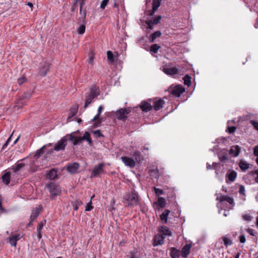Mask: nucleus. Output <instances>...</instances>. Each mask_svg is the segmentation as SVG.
<instances>
[{
	"instance_id": "f257e3e1",
	"label": "nucleus",
	"mask_w": 258,
	"mask_h": 258,
	"mask_svg": "<svg viewBox=\"0 0 258 258\" xmlns=\"http://www.w3.org/2000/svg\"><path fill=\"white\" fill-rule=\"evenodd\" d=\"M122 202L127 207H134L139 204V198L138 192L133 190L123 196Z\"/></svg>"
},
{
	"instance_id": "f03ea898",
	"label": "nucleus",
	"mask_w": 258,
	"mask_h": 258,
	"mask_svg": "<svg viewBox=\"0 0 258 258\" xmlns=\"http://www.w3.org/2000/svg\"><path fill=\"white\" fill-rule=\"evenodd\" d=\"M74 133L70 134H67L65 136L63 137L59 141L57 142L54 147V150L56 151H63L65 149V147L67 145V141L68 140L72 141L75 138L73 135Z\"/></svg>"
},
{
	"instance_id": "7ed1b4c3",
	"label": "nucleus",
	"mask_w": 258,
	"mask_h": 258,
	"mask_svg": "<svg viewBox=\"0 0 258 258\" xmlns=\"http://www.w3.org/2000/svg\"><path fill=\"white\" fill-rule=\"evenodd\" d=\"M217 200H219L220 202V204H218V206L220 207L222 209L223 207V203L225 201L232 206H234L235 204L233 199L227 196L222 195H218L217 197Z\"/></svg>"
},
{
	"instance_id": "20e7f679",
	"label": "nucleus",
	"mask_w": 258,
	"mask_h": 258,
	"mask_svg": "<svg viewBox=\"0 0 258 258\" xmlns=\"http://www.w3.org/2000/svg\"><path fill=\"white\" fill-rule=\"evenodd\" d=\"M48 187L52 198H54L61 192L60 186L55 183L51 182L48 185Z\"/></svg>"
},
{
	"instance_id": "39448f33",
	"label": "nucleus",
	"mask_w": 258,
	"mask_h": 258,
	"mask_svg": "<svg viewBox=\"0 0 258 258\" xmlns=\"http://www.w3.org/2000/svg\"><path fill=\"white\" fill-rule=\"evenodd\" d=\"M103 163H100L98 165L94 166L90 175L91 178H94L99 176L101 174L104 173Z\"/></svg>"
},
{
	"instance_id": "423d86ee",
	"label": "nucleus",
	"mask_w": 258,
	"mask_h": 258,
	"mask_svg": "<svg viewBox=\"0 0 258 258\" xmlns=\"http://www.w3.org/2000/svg\"><path fill=\"white\" fill-rule=\"evenodd\" d=\"M131 112L129 108H121L118 110L116 113V116L118 119L124 121L127 118V115Z\"/></svg>"
},
{
	"instance_id": "0eeeda50",
	"label": "nucleus",
	"mask_w": 258,
	"mask_h": 258,
	"mask_svg": "<svg viewBox=\"0 0 258 258\" xmlns=\"http://www.w3.org/2000/svg\"><path fill=\"white\" fill-rule=\"evenodd\" d=\"M22 237L23 236L21 235L20 234H13L7 238V241L12 246L16 247L17 241Z\"/></svg>"
},
{
	"instance_id": "6e6552de",
	"label": "nucleus",
	"mask_w": 258,
	"mask_h": 258,
	"mask_svg": "<svg viewBox=\"0 0 258 258\" xmlns=\"http://www.w3.org/2000/svg\"><path fill=\"white\" fill-rule=\"evenodd\" d=\"M184 91V88L181 85H178L171 90V93L175 97H179Z\"/></svg>"
},
{
	"instance_id": "1a4fd4ad",
	"label": "nucleus",
	"mask_w": 258,
	"mask_h": 258,
	"mask_svg": "<svg viewBox=\"0 0 258 258\" xmlns=\"http://www.w3.org/2000/svg\"><path fill=\"white\" fill-rule=\"evenodd\" d=\"M121 160L125 166L130 168H133L136 166V161L132 158L124 156L121 157Z\"/></svg>"
},
{
	"instance_id": "9d476101",
	"label": "nucleus",
	"mask_w": 258,
	"mask_h": 258,
	"mask_svg": "<svg viewBox=\"0 0 258 258\" xmlns=\"http://www.w3.org/2000/svg\"><path fill=\"white\" fill-rule=\"evenodd\" d=\"M49 67L50 63L49 62H45L42 63L39 69L38 75L42 77L45 76L49 70Z\"/></svg>"
},
{
	"instance_id": "9b49d317",
	"label": "nucleus",
	"mask_w": 258,
	"mask_h": 258,
	"mask_svg": "<svg viewBox=\"0 0 258 258\" xmlns=\"http://www.w3.org/2000/svg\"><path fill=\"white\" fill-rule=\"evenodd\" d=\"M31 93L26 92L25 93L22 98H21L17 102V106L21 107L26 104V101L31 97Z\"/></svg>"
},
{
	"instance_id": "f8f14e48",
	"label": "nucleus",
	"mask_w": 258,
	"mask_h": 258,
	"mask_svg": "<svg viewBox=\"0 0 258 258\" xmlns=\"http://www.w3.org/2000/svg\"><path fill=\"white\" fill-rule=\"evenodd\" d=\"M25 160V158L19 160L16 163H15L14 165L12 166V169L15 173L18 172L22 168L25 166L26 164L22 162V161H24Z\"/></svg>"
},
{
	"instance_id": "ddd939ff",
	"label": "nucleus",
	"mask_w": 258,
	"mask_h": 258,
	"mask_svg": "<svg viewBox=\"0 0 258 258\" xmlns=\"http://www.w3.org/2000/svg\"><path fill=\"white\" fill-rule=\"evenodd\" d=\"M165 104V101L162 99L155 100L153 101L152 107L156 111H158L162 108Z\"/></svg>"
},
{
	"instance_id": "4468645a",
	"label": "nucleus",
	"mask_w": 258,
	"mask_h": 258,
	"mask_svg": "<svg viewBox=\"0 0 258 258\" xmlns=\"http://www.w3.org/2000/svg\"><path fill=\"white\" fill-rule=\"evenodd\" d=\"M79 167V164L77 162L69 163L67 167V170L71 173H75L77 172Z\"/></svg>"
},
{
	"instance_id": "2eb2a0df",
	"label": "nucleus",
	"mask_w": 258,
	"mask_h": 258,
	"mask_svg": "<svg viewBox=\"0 0 258 258\" xmlns=\"http://www.w3.org/2000/svg\"><path fill=\"white\" fill-rule=\"evenodd\" d=\"M46 220H43L40 223H38L37 226V236L39 240H40V239L42 238V230L43 228V227L46 224Z\"/></svg>"
},
{
	"instance_id": "dca6fc26",
	"label": "nucleus",
	"mask_w": 258,
	"mask_h": 258,
	"mask_svg": "<svg viewBox=\"0 0 258 258\" xmlns=\"http://www.w3.org/2000/svg\"><path fill=\"white\" fill-rule=\"evenodd\" d=\"M165 237L162 234H156L154 238V246H157L158 245H162L164 242Z\"/></svg>"
},
{
	"instance_id": "f3484780",
	"label": "nucleus",
	"mask_w": 258,
	"mask_h": 258,
	"mask_svg": "<svg viewBox=\"0 0 258 258\" xmlns=\"http://www.w3.org/2000/svg\"><path fill=\"white\" fill-rule=\"evenodd\" d=\"M42 208V206L39 205L38 207L33 210L30 216L31 222H33L35 219L39 216Z\"/></svg>"
},
{
	"instance_id": "a211bd4d",
	"label": "nucleus",
	"mask_w": 258,
	"mask_h": 258,
	"mask_svg": "<svg viewBox=\"0 0 258 258\" xmlns=\"http://www.w3.org/2000/svg\"><path fill=\"white\" fill-rule=\"evenodd\" d=\"M163 71L166 74L171 76L178 74L180 72L179 70L176 67L164 68Z\"/></svg>"
},
{
	"instance_id": "6ab92c4d",
	"label": "nucleus",
	"mask_w": 258,
	"mask_h": 258,
	"mask_svg": "<svg viewBox=\"0 0 258 258\" xmlns=\"http://www.w3.org/2000/svg\"><path fill=\"white\" fill-rule=\"evenodd\" d=\"M191 247V244H186L181 249V253L183 257L186 258L188 255Z\"/></svg>"
},
{
	"instance_id": "aec40b11",
	"label": "nucleus",
	"mask_w": 258,
	"mask_h": 258,
	"mask_svg": "<svg viewBox=\"0 0 258 258\" xmlns=\"http://www.w3.org/2000/svg\"><path fill=\"white\" fill-rule=\"evenodd\" d=\"M240 152V148L238 146H232L229 151V153L233 157H237L239 155Z\"/></svg>"
},
{
	"instance_id": "412c9836",
	"label": "nucleus",
	"mask_w": 258,
	"mask_h": 258,
	"mask_svg": "<svg viewBox=\"0 0 258 258\" xmlns=\"http://www.w3.org/2000/svg\"><path fill=\"white\" fill-rule=\"evenodd\" d=\"M132 156L134 158V160L136 161V163H140L143 160V157L141 152L139 151H135L133 153Z\"/></svg>"
},
{
	"instance_id": "4be33fe9",
	"label": "nucleus",
	"mask_w": 258,
	"mask_h": 258,
	"mask_svg": "<svg viewBox=\"0 0 258 258\" xmlns=\"http://www.w3.org/2000/svg\"><path fill=\"white\" fill-rule=\"evenodd\" d=\"M140 106L142 110L145 112H148L152 108V105L151 103L145 101L142 102Z\"/></svg>"
},
{
	"instance_id": "5701e85b",
	"label": "nucleus",
	"mask_w": 258,
	"mask_h": 258,
	"mask_svg": "<svg viewBox=\"0 0 258 258\" xmlns=\"http://www.w3.org/2000/svg\"><path fill=\"white\" fill-rule=\"evenodd\" d=\"M228 150L224 149L218 154V157L221 162H225L228 160Z\"/></svg>"
},
{
	"instance_id": "b1692460",
	"label": "nucleus",
	"mask_w": 258,
	"mask_h": 258,
	"mask_svg": "<svg viewBox=\"0 0 258 258\" xmlns=\"http://www.w3.org/2000/svg\"><path fill=\"white\" fill-rule=\"evenodd\" d=\"M159 231L161 233L160 234H162L163 236H171L172 235L171 231L165 226H161L159 228Z\"/></svg>"
},
{
	"instance_id": "393cba45",
	"label": "nucleus",
	"mask_w": 258,
	"mask_h": 258,
	"mask_svg": "<svg viewBox=\"0 0 258 258\" xmlns=\"http://www.w3.org/2000/svg\"><path fill=\"white\" fill-rule=\"evenodd\" d=\"M170 211L167 209L165 210L160 215V219L164 224L168 223V217Z\"/></svg>"
},
{
	"instance_id": "a878e982",
	"label": "nucleus",
	"mask_w": 258,
	"mask_h": 258,
	"mask_svg": "<svg viewBox=\"0 0 258 258\" xmlns=\"http://www.w3.org/2000/svg\"><path fill=\"white\" fill-rule=\"evenodd\" d=\"M170 256L171 258H179V251L175 247L171 248L170 250Z\"/></svg>"
},
{
	"instance_id": "bb28decb",
	"label": "nucleus",
	"mask_w": 258,
	"mask_h": 258,
	"mask_svg": "<svg viewBox=\"0 0 258 258\" xmlns=\"http://www.w3.org/2000/svg\"><path fill=\"white\" fill-rule=\"evenodd\" d=\"M226 176L228 177V179L229 181L231 182H233L236 178L237 173L235 171L232 170L229 173H227Z\"/></svg>"
},
{
	"instance_id": "cd10ccee",
	"label": "nucleus",
	"mask_w": 258,
	"mask_h": 258,
	"mask_svg": "<svg viewBox=\"0 0 258 258\" xmlns=\"http://www.w3.org/2000/svg\"><path fill=\"white\" fill-rule=\"evenodd\" d=\"M162 33L160 31H157L155 32L154 33H152L150 36L149 40L150 42H154L157 37H160Z\"/></svg>"
},
{
	"instance_id": "c85d7f7f",
	"label": "nucleus",
	"mask_w": 258,
	"mask_h": 258,
	"mask_svg": "<svg viewBox=\"0 0 258 258\" xmlns=\"http://www.w3.org/2000/svg\"><path fill=\"white\" fill-rule=\"evenodd\" d=\"M78 108L77 107H71L70 110L69 116L67 118V121H70L71 118L74 117L78 112Z\"/></svg>"
},
{
	"instance_id": "c756f323",
	"label": "nucleus",
	"mask_w": 258,
	"mask_h": 258,
	"mask_svg": "<svg viewBox=\"0 0 258 258\" xmlns=\"http://www.w3.org/2000/svg\"><path fill=\"white\" fill-rule=\"evenodd\" d=\"M11 174L10 172L5 173L2 177L3 182L8 185L10 182Z\"/></svg>"
},
{
	"instance_id": "7c9ffc66",
	"label": "nucleus",
	"mask_w": 258,
	"mask_h": 258,
	"mask_svg": "<svg viewBox=\"0 0 258 258\" xmlns=\"http://www.w3.org/2000/svg\"><path fill=\"white\" fill-rule=\"evenodd\" d=\"M82 141L85 140L88 142L90 145L92 144V141L90 137V135L88 132H85L82 137H81Z\"/></svg>"
},
{
	"instance_id": "2f4dec72",
	"label": "nucleus",
	"mask_w": 258,
	"mask_h": 258,
	"mask_svg": "<svg viewBox=\"0 0 258 258\" xmlns=\"http://www.w3.org/2000/svg\"><path fill=\"white\" fill-rule=\"evenodd\" d=\"M95 98V97L93 96L92 95L88 94L86 96V101L84 105V108H86L88 106L91 104L93 100Z\"/></svg>"
},
{
	"instance_id": "473e14b6",
	"label": "nucleus",
	"mask_w": 258,
	"mask_h": 258,
	"mask_svg": "<svg viewBox=\"0 0 258 258\" xmlns=\"http://www.w3.org/2000/svg\"><path fill=\"white\" fill-rule=\"evenodd\" d=\"M222 239L225 246L227 247L228 246H230L233 244L232 241L227 237L226 235H224L221 238Z\"/></svg>"
},
{
	"instance_id": "72a5a7b5",
	"label": "nucleus",
	"mask_w": 258,
	"mask_h": 258,
	"mask_svg": "<svg viewBox=\"0 0 258 258\" xmlns=\"http://www.w3.org/2000/svg\"><path fill=\"white\" fill-rule=\"evenodd\" d=\"M71 204L73 207L74 210L77 211L78 210L79 207L82 205L83 203L79 200H75L74 201H72Z\"/></svg>"
},
{
	"instance_id": "f704fd0d",
	"label": "nucleus",
	"mask_w": 258,
	"mask_h": 258,
	"mask_svg": "<svg viewBox=\"0 0 258 258\" xmlns=\"http://www.w3.org/2000/svg\"><path fill=\"white\" fill-rule=\"evenodd\" d=\"M239 166L242 171H245L249 168L248 164L243 161H240L239 163Z\"/></svg>"
},
{
	"instance_id": "c9c22d12",
	"label": "nucleus",
	"mask_w": 258,
	"mask_h": 258,
	"mask_svg": "<svg viewBox=\"0 0 258 258\" xmlns=\"http://www.w3.org/2000/svg\"><path fill=\"white\" fill-rule=\"evenodd\" d=\"M47 177L50 179H54L57 177L56 171L54 169L49 170L47 174Z\"/></svg>"
},
{
	"instance_id": "e433bc0d",
	"label": "nucleus",
	"mask_w": 258,
	"mask_h": 258,
	"mask_svg": "<svg viewBox=\"0 0 258 258\" xmlns=\"http://www.w3.org/2000/svg\"><path fill=\"white\" fill-rule=\"evenodd\" d=\"M102 109H103V107L102 106H99L98 108L97 114L94 117V118L92 119L91 120V122H93L95 121V120L99 119Z\"/></svg>"
},
{
	"instance_id": "4c0bfd02",
	"label": "nucleus",
	"mask_w": 258,
	"mask_h": 258,
	"mask_svg": "<svg viewBox=\"0 0 258 258\" xmlns=\"http://www.w3.org/2000/svg\"><path fill=\"white\" fill-rule=\"evenodd\" d=\"M157 204L160 207L164 208L166 205V201L163 197H159L157 200Z\"/></svg>"
},
{
	"instance_id": "58836bf2",
	"label": "nucleus",
	"mask_w": 258,
	"mask_h": 258,
	"mask_svg": "<svg viewBox=\"0 0 258 258\" xmlns=\"http://www.w3.org/2000/svg\"><path fill=\"white\" fill-rule=\"evenodd\" d=\"M162 0H153L152 2V8L154 11H157L158 8L161 5Z\"/></svg>"
},
{
	"instance_id": "ea45409f",
	"label": "nucleus",
	"mask_w": 258,
	"mask_h": 258,
	"mask_svg": "<svg viewBox=\"0 0 258 258\" xmlns=\"http://www.w3.org/2000/svg\"><path fill=\"white\" fill-rule=\"evenodd\" d=\"M96 97L99 95V89L96 86H93L91 89V93L89 94Z\"/></svg>"
},
{
	"instance_id": "a19ab883",
	"label": "nucleus",
	"mask_w": 258,
	"mask_h": 258,
	"mask_svg": "<svg viewBox=\"0 0 258 258\" xmlns=\"http://www.w3.org/2000/svg\"><path fill=\"white\" fill-rule=\"evenodd\" d=\"M29 172L31 173H33L35 172L37 170V166L35 165L34 164V161L33 160L29 164Z\"/></svg>"
},
{
	"instance_id": "79ce46f5",
	"label": "nucleus",
	"mask_w": 258,
	"mask_h": 258,
	"mask_svg": "<svg viewBox=\"0 0 258 258\" xmlns=\"http://www.w3.org/2000/svg\"><path fill=\"white\" fill-rule=\"evenodd\" d=\"M160 48L161 46L159 45L158 44H154L150 46V51L155 53H156L158 52V50Z\"/></svg>"
},
{
	"instance_id": "37998d69",
	"label": "nucleus",
	"mask_w": 258,
	"mask_h": 258,
	"mask_svg": "<svg viewBox=\"0 0 258 258\" xmlns=\"http://www.w3.org/2000/svg\"><path fill=\"white\" fill-rule=\"evenodd\" d=\"M83 23L77 29V32L80 34H83L85 31V24L86 22H82Z\"/></svg>"
},
{
	"instance_id": "c03bdc74",
	"label": "nucleus",
	"mask_w": 258,
	"mask_h": 258,
	"mask_svg": "<svg viewBox=\"0 0 258 258\" xmlns=\"http://www.w3.org/2000/svg\"><path fill=\"white\" fill-rule=\"evenodd\" d=\"M107 59L109 61V62H114L115 60H114V55L111 51L109 50L107 52Z\"/></svg>"
},
{
	"instance_id": "a18cd8bd",
	"label": "nucleus",
	"mask_w": 258,
	"mask_h": 258,
	"mask_svg": "<svg viewBox=\"0 0 258 258\" xmlns=\"http://www.w3.org/2000/svg\"><path fill=\"white\" fill-rule=\"evenodd\" d=\"M162 19V17L160 15L157 16L153 20H150L152 22L151 24H153L154 25H157L160 22V20Z\"/></svg>"
},
{
	"instance_id": "49530a36",
	"label": "nucleus",
	"mask_w": 258,
	"mask_h": 258,
	"mask_svg": "<svg viewBox=\"0 0 258 258\" xmlns=\"http://www.w3.org/2000/svg\"><path fill=\"white\" fill-rule=\"evenodd\" d=\"M45 147V146H43L42 148L38 150L34 156V158L37 159V158L39 157V156L43 153V149Z\"/></svg>"
},
{
	"instance_id": "de8ad7c7",
	"label": "nucleus",
	"mask_w": 258,
	"mask_h": 258,
	"mask_svg": "<svg viewBox=\"0 0 258 258\" xmlns=\"http://www.w3.org/2000/svg\"><path fill=\"white\" fill-rule=\"evenodd\" d=\"M75 138L74 139V140L72 141H73V145L74 146H76L78 144L81 143L82 142V139L81 138V137H75Z\"/></svg>"
},
{
	"instance_id": "09e8293b",
	"label": "nucleus",
	"mask_w": 258,
	"mask_h": 258,
	"mask_svg": "<svg viewBox=\"0 0 258 258\" xmlns=\"http://www.w3.org/2000/svg\"><path fill=\"white\" fill-rule=\"evenodd\" d=\"M154 190L156 195L158 196L163 195L164 194L163 190L160 188H158L155 187H154Z\"/></svg>"
},
{
	"instance_id": "8fccbe9b",
	"label": "nucleus",
	"mask_w": 258,
	"mask_h": 258,
	"mask_svg": "<svg viewBox=\"0 0 258 258\" xmlns=\"http://www.w3.org/2000/svg\"><path fill=\"white\" fill-rule=\"evenodd\" d=\"M246 232L250 235L251 236H255L256 234V232L255 231L254 229H251V228H248V229H246Z\"/></svg>"
},
{
	"instance_id": "3c124183",
	"label": "nucleus",
	"mask_w": 258,
	"mask_h": 258,
	"mask_svg": "<svg viewBox=\"0 0 258 258\" xmlns=\"http://www.w3.org/2000/svg\"><path fill=\"white\" fill-rule=\"evenodd\" d=\"M80 15H82V17L79 18L80 21L84 22L85 21V18H86V11L85 10L84 11H82V12H81V14H80Z\"/></svg>"
},
{
	"instance_id": "603ef678",
	"label": "nucleus",
	"mask_w": 258,
	"mask_h": 258,
	"mask_svg": "<svg viewBox=\"0 0 258 258\" xmlns=\"http://www.w3.org/2000/svg\"><path fill=\"white\" fill-rule=\"evenodd\" d=\"M13 133L11 134V135L9 137V138L7 139V141L5 142V143L3 145L2 147V150L5 149L8 144H9L10 142L11 141L12 137L13 136Z\"/></svg>"
},
{
	"instance_id": "864d4df0",
	"label": "nucleus",
	"mask_w": 258,
	"mask_h": 258,
	"mask_svg": "<svg viewBox=\"0 0 258 258\" xmlns=\"http://www.w3.org/2000/svg\"><path fill=\"white\" fill-rule=\"evenodd\" d=\"M145 23L148 25V29L151 30L153 29V26L154 25V24H151L152 22L150 20L146 21Z\"/></svg>"
},
{
	"instance_id": "5fc2aeb1",
	"label": "nucleus",
	"mask_w": 258,
	"mask_h": 258,
	"mask_svg": "<svg viewBox=\"0 0 258 258\" xmlns=\"http://www.w3.org/2000/svg\"><path fill=\"white\" fill-rule=\"evenodd\" d=\"M108 2L109 0H103L101 3L100 8L102 9H104Z\"/></svg>"
},
{
	"instance_id": "6e6d98bb",
	"label": "nucleus",
	"mask_w": 258,
	"mask_h": 258,
	"mask_svg": "<svg viewBox=\"0 0 258 258\" xmlns=\"http://www.w3.org/2000/svg\"><path fill=\"white\" fill-rule=\"evenodd\" d=\"M130 258H139L137 254V252L136 251H131L129 253Z\"/></svg>"
},
{
	"instance_id": "4d7b16f0",
	"label": "nucleus",
	"mask_w": 258,
	"mask_h": 258,
	"mask_svg": "<svg viewBox=\"0 0 258 258\" xmlns=\"http://www.w3.org/2000/svg\"><path fill=\"white\" fill-rule=\"evenodd\" d=\"M91 204H92L91 201H90V202L87 204V205L86 207V209H85V210L86 211H90L92 209H93V206H91Z\"/></svg>"
},
{
	"instance_id": "13d9d810",
	"label": "nucleus",
	"mask_w": 258,
	"mask_h": 258,
	"mask_svg": "<svg viewBox=\"0 0 258 258\" xmlns=\"http://www.w3.org/2000/svg\"><path fill=\"white\" fill-rule=\"evenodd\" d=\"M250 122L253 127L258 131V122L254 120H250Z\"/></svg>"
},
{
	"instance_id": "bf43d9fd",
	"label": "nucleus",
	"mask_w": 258,
	"mask_h": 258,
	"mask_svg": "<svg viewBox=\"0 0 258 258\" xmlns=\"http://www.w3.org/2000/svg\"><path fill=\"white\" fill-rule=\"evenodd\" d=\"M236 129V127L235 126H228L227 130H228V132H229V133L232 134L235 131Z\"/></svg>"
},
{
	"instance_id": "052dcab7",
	"label": "nucleus",
	"mask_w": 258,
	"mask_h": 258,
	"mask_svg": "<svg viewBox=\"0 0 258 258\" xmlns=\"http://www.w3.org/2000/svg\"><path fill=\"white\" fill-rule=\"evenodd\" d=\"M80 0H76L75 2H74V4H73V5L72 6V8H71L72 12H74L75 9L77 8V7L78 6V4H77L78 2Z\"/></svg>"
},
{
	"instance_id": "680f3d73",
	"label": "nucleus",
	"mask_w": 258,
	"mask_h": 258,
	"mask_svg": "<svg viewBox=\"0 0 258 258\" xmlns=\"http://www.w3.org/2000/svg\"><path fill=\"white\" fill-rule=\"evenodd\" d=\"M243 219L245 221H250L251 217L248 215L245 214L242 216Z\"/></svg>"
},
{
	"instance_id": "e2e57ef3",
	"label": "nucleus",
	"mask_w": 258,
	"mask_h": 258,
	"mask_svg": "<svg viewBox=\"0 0 258 258\" xmlns=\"http://www.w3.org/2000/svg\"><path fill=\"white\" fill-rule=\"evenodd\" d=\"M239 241L241 243H243L245 242L246 239H245V237L244 235H243V234L240 235L239 236Z\"/></svg>"
},
{
	"instance_id": "0e129e2a",
	"label": "nucleus",
	"mask_w": 258,
	"mask_h": 258,
	"mask_svg": "<svg viewBox=\"0 0 258 258\" xmlns=\"http://www.w3.org/2000/svg\"><path fill=\"white\" fill-rule=\"evenodd\" d=\"M244 192H245V188H244V186L240 185V187H239V192L240 194H242V195H244Z\"/></svg>"
},
{
	"instance_id": "69168bd1",
	"label": "nucleus",
	"mask_w": 258,
	"mask_h": 258,
	"mask_svg": "<svg viewBox=\"0 0 258 258\" xmlns=\"http://www.w3.org/2000/svg\"><path fill=\"white\" fill-rule=\"evenodd\" d=\"M253 154L255 156L258 157V146L254 147L253 149Z\"/></svg>"
},
{
	"instance_id": "338daca9",
	"label": "nucleus",
	"mask_w": 258,
	"mask_h": 258,
	"mask_svg": "<svg viewBox=\"0 0 258 258\" xmlns=\"http://www.w3.org/2000/svg\"><path fill=\"white\" fill-rule=\"evenodd\" d=\"M93 133L94 135H96L98 137L103 136V135L101 133L100 130L95 131Z\"/></svg>"
},
{
	"instance_id": "774afa93",
	"label": "nucleus",
	"mask_w": 258,
	"mask_h": 258,
	"mask_svg": "<svg viewBox=\"0 0 258 258\" xmlns=\"http://www.w3.org/2000/svg\"><path fill=\"white\" fill-rule=\"evenodd\" d=\"M182 79L183 81H191V77L189 75L187 74L184 77H183Z\"/></svg>"
}]
</instances>
